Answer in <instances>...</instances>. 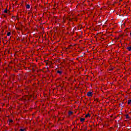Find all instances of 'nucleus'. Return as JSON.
<instances>
[{
	"label": "nucleus",
	"mask_w": 131,
	"mask_h": 131,
	"mask_svg": "<svg viewBox=\"0 0 131 131\" xmlns=\"http://www.w3.org/2000/svg\"><path fill=\"white\" fill-rule=\"evenodd\" d=\"M87 96H88V97H93V92H88Z\"/></svg>",
	"instance_id": "nucleus-1"
},
{
	"label": "nucleus",
	"mask_w": 131,
	"mask_h": 131,
	"mask_svg": "<svg viewBox=\"0 0 131 131\" xmlns=\"http://www.w3.org/2000/svg\"><path fill=\"white\" fill-rule=\"evenodd\" d=\"M8 123H14V121L11 119H9L8 121Z\"/></svg>",
	"instance_id": "nucleus-2"
},
{
	"label": "nucleus",
	"mask_w": 131,
	"mask_h": 131,
	"mask_svg": "<svg viewBox=\"0 0 131 131\" xmlns=\"http://www.w3.org/2000/svg\"><path fill=\"white\" fill-rule=\"evenodd\" d=\"M84 120H85V118H81L80 119V121L81 122H83L84 121Z\"/></svg>",
	"instance_id": "nucleus-3"
},
{
	"label": "nucleus",
	"mask_w": 131,
	"mask_h": 131,
	"mask_svg": "<svg viewBox=\"0 0 131 131\" xmlns=\"http://www.w3.org/2000/svg\"><path fill=\"white\" fill-rule=\"evenodd\" d=\"M26 9H30V5H29V4L27 5L26 6Z\"/></svg>",
	"instance_id": "nucleus-4"
},
{
	"label": "nucleus",
	"mask_w": 131,
	"mask_h": 131,
	"mask_svg": "<svg viewBox=\"0 0 131 131\" xmlns=\"http://www.w3.org/2000/svg\"><path fill=\"white\" fill-rule=\"evenodd\" d=\"M10 35H12V33L10 32H8L7 33V36H10Z\"/></svg>",
	"instance_id": "nucleus-5"
},
{
	"label": "nucleus",
	"mask_w": 131,
	"mask_h": 131,
	"mask_svg": "<svg viewBox=\"0 0 131 131\" xmlns=\"http://www.w3.org/2000/svg\"><path fill=\"white\" fill-rule=\"evenodd\" d=\"M85 117L88 118V117H91V116L90 115V114H88L85 116Z\"/></svg>",
	"instance_id": "nucleus-6"
},
{
	"label": "nucleus",
	"mask_w": 131,
	"mask_h": 131,
	"mask_svg": "<svg viewBox=\"0 0 131 131\" xmlns=\"http://www.w3.org/2000/svg\"><path fill=\"white\" fill-rule=\"evenodd\" d=\"M127 50H128V51H131V47H127Z\"/></svg>",
	"instance_id": "nucleus-7"
},
{
	"label": "nucleus",
	"mask_w": 131,
	"mask_h": 131,
	"mask_svg": "<svg viewBox=\"0 0 131 131\" xmlns=\"http://www.w3.org/2000/svg\"><path fill=\"white\" fill-rule=\"evenodd\" d=\"M131 104V100H128V105H130Z\"/></svg>",
	"instance_id": "nucleus-8"
},
{
	"label": "nucleus",
	"mask_w": 131,
	"mask_h": 131,
	"mask_svg": "<svg viewBox=\"0 0 131 131\" xmlns=\"http://www.w3.org/2000/svg\"><path fill=\"white\" fill-rule=\"evenodd\" d=\"M72 113H73L71 111L69 112V115H72Z\"/></svg>",
	"instance_id": "nucleus-9"
},
{
	"label": "nucleus",
	"mask_w": 131,
	"mask_h": 131,
	"mask_svg": "<svg viewBox=\"0 0 131 131\" xmlns=\"http://www.w3.org/2000/svg\"><path fill=\"white\" fill-rule=\"evenodd\" d=\"M4 13H8V9H5L4 10Z\"/></svg>",
	"instance_id": "nucleus-10"
},
{
	"label": "nucleus",
	"mask_w": 131,
	"mask_h": 131,
	"mask_svg": "<svg viewBox=\"0 0 131 131\" xmlns=\"http://www.w3.org/2000/svg\"><path fill=\"white\" fill-rule=\"evenodd\" d=\"M126 119L129 118V117L128 116V115H126Z\"/></svg>",
	"instance_id": "nucleus-11"
},
{
	"label": "nucleus",
	"mask_w": 131,
	"mask_h": 131,
	"mask_svg": "<svg viewBox=\"0 0 131 131\" xmlns=\"http://www.w3.org/2000/svg\"><path fill=\"white\" fill-rule=\"evenodd\" d=\"M20 131H25V129H22V128H21V129H20Z\"/></svg>",
	"instance_id": "nucleus-12"
},
{
	"label": "nucleus",
	"mask_w": 131,
	"mask_h": 131,
	"mask_svg": "<svg viewBox=\"0 0 131 131\" xmlns=\"http://www.w3.org/2000/svg\"><path fill=\"white\" fill-rule=\"evenodd\" d=\"M57 73H60V74L62 73V72L61 71H57Z\"/></svg>",
	"instance_id": "nucleus-13"
},
{
	"label": "nucleus",
	"mask_w": 131,
	"mask_h": 131,
	"mask_svg": "<svg viewBox=\"0 0 131 131\" xmlns=\"http://www.w3.org/2000/svg\"><path fill=\"white\" fill-rule=\"evenodd\" d=\"M120 105H121V104H119V106H120Z\"/></svg>",
	"instance_id": "nucleus-14"
}]
</instances>
